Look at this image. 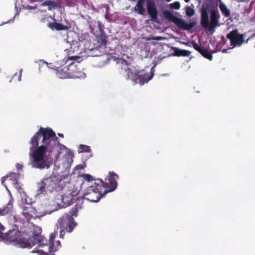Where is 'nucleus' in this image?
Wrapping results in <instances>:
<instances>
[{
    "instance_id": "obj_28",
    "label": "nucleus",
    "mask_w": 255,
    "mask_h": 255,
    "mask_svg": "<svg viewBox=\"0 0 255 255\" xmlns=\"http://www.w3.org/2000/svg\"><path fill=\"white\" fill-rule=\"evenodd\" d=\"M191 44H192L193 47L199 53L204 47L201 45H199L195 41H192L191 42Z\"/></svg>"
},
{
    "instance_id": "obj_15",
    "label": "nucleus",
    "mask_w": 255,
    "mask_h": 255,
    "mask_svg": "<svg viewBox=\"0 0 255 255\" xmlns=\"http://www.w3.org/2000/svg\"><path fill=\"white\" fill-rule=\"evenodd\" d=\"M47 26L52 30H68L70 26L64 25L62 23H58L56 21L53 22H49Z\"/></svg>"
},
{
    "instance_id": "obj_29",
    "label": "nucleus",
    "mask_w": 255,
    "mask_h": 255,
    "mask_svg": "<svg viewBox=\"0 0 255 255\" xmlns=\"http://www.w3.org/2000/svg\"><path fill=\"white\" fill-rule=\"evenodd\" d=\"M170 6L173 9H179L180 7V3L178 1H175L170 4Z\"/></svg>"
},
{
    "instance_id": "obj_22",
    "label": "nucleus",
    "mask_w": 255,
    "mask_h": 255,
    "mask_svg": "<svg viewBox=\"0 0 255 255\" xmlns=\"http://www.w3.org/2000/svg\"><path fill=\"white\" fill-rule=\"evenodd\" d=\"M7 177L9 178V180L12 182V184H14L16 182H18V180L20 177V174L10 172L8 175H7Z\"/></svg>"
},
{
    "instance_id": "obj_44",
    "label": "nucleus",
    "mask_w": 255,
    "mask_h": 255,
    "mask_svg": "<svg viewBox=\"0 0 255 255\" xmlns=\"http://www.w3.org/2000/svg\"><path fill=\"white\" fill-rule=\"evenodd\" d=\"M46 255H48V254H46ZM54 255V254H50V255Z\"/></svg>"
},
{
    "instance_id": "obj_17",
    "label": "nucleus",
    "mask_w": 255,
    "mask_h": 255,
    "mask_svg": "<svg viewBox=\"0 0 255 255\" xmlns=\"http://www.w3.org/2000/svg\"><path fill=\"white\" fill-rule=\"evenodd\" d=\"M57 232H54L51 233L49 236V252L50 253H54L57 251L56 247H54V239L56 236Z\"/></svg>"
},
{
    "instance_id": "obj_38",
    "label": "nucleus",
    "mask_w": 255,
    "mask_h": 255,
    "mask_svg": "<svg viewBox=\"0 0 255 255\" xmlns=\"http://www.w3.org/2000/svg\"><path fill=\"white\" fill-rule=\"evenodd\" d=\"M162 38L160 36H157V37H154L152 38V39H154V40H161Z\"/></svg>"
},
{
    "instance_id": "obj_12",
    "label": "nucleus",
    "mask_w": 255,
    "mask_h": 255,
    "mask_svg": "<svg viewBox=\"0 0 255 255\" xmlns=\"http://www.w3.org/2000/svg\"><path fill=\"white\" fill-rule=\"evenodd\" d=\"M23 215L27 220L32 218L36 219L39 216L36 210L30 204L24 206Z\"/></svg>"
},
{
    "instance_id": "obj_34",
    "label": "nucleus",
    "mask_w": 255,
    "mask_h": 255,
    "mask_svg": "<svg viewBox=\"0 0 255 255\" xmlns=\"http://www.w3.org/2000/svg\"><path fill=\"white\" fill-rule=\"evenodd\" d=\"M4 227L0 223V239L2 237V231L4 230Z\"/></svg>"
},
{
    "instance_id": "obj_8",
    "label": "nucleus",
    "mask_w": 255,
    "mask_h": 255,
    "mask_svg": "<svg viewBox=\"0 0 255 255\" xmlns=\"http://www.w3.org/2000/svg\"><path fill=\"white\" fill-rule=\"evenodd\" d=\"M163 14L166 18L174 22L177 26L181 29L190 30L196 24L195 21L187 23L185 22L183 19L173 15V14L169 10L164 11Z\"/></svg>"
},
{
    "instance_id": "obj_37",
    "label": "nucleus",
    "mask_w": 255,
    "mask_h": 255,
    "mask_svg": "<svg viewBox=\"0 0 255 255\" xmlns=\"http://www.w3.org/2000/svg\"><path fill=\"white\" fill-rule=\"evenodd\" d=\"M8 178L7 175L5 176H3L1 178V183L2 184L4 185V181L6 180V179Z\"/></svg>"
},
{
    "instance_id": "obj_33",
    "label": "nucleus",
    "mask_w": 255,
    "mask_h": 255,
    "mask_svg": "<svg viewBox=\"0 0 255 255\" xmlns=\"http://www.w3.org/2000/svg\"><path fill=\"white\" fill-rule=\"evenodd\" d=\"M21 72H22V71L21 70H20L19 73H15L14 75H13V77H15L16 76L18 77V80L19 81H21Z\"/></svg>"
},
{
    "instance_id": "obj_10",
    "label": "nucleus",
    "mask_w": 255,
    "mask_h": 255,
    "mask_svg": "<svg viewBox=\"0 0 255 255\" xmlns=\"http://www.w3.org/2000/svg\"><path fill=\"white\" fill-rule=\"evenodd\" d=\"M79 199L78 193L76 190H68L61 196V200L63 207H67L76 202Z\"/></svg>"
},
{
    "instance_id": "obj_43",
    "label": "nucleus",
    "mask_w": 255,
    "mask_h": 255,
    "mask_svg": "<svg viewBox=\"0 0 255 255\" xmlns=\"http://www.w3.org/2000/svg\"><path fill=\"white\" fill-rule=\"evenodd\" d=\"M186 2H188L190 0H184Z\"/></svg>"
},
{
    "instance_id": "obj_32",
    "label": "nucleus",
    "mask_w": 255,
    "mask_h": 255,
    "mask_svg": "<svg viewBox=\"0 0 255 255\" xmlns=\"http://www.w3.org/2000/svg\"><path fill=\"white\" fill-rule=\"evenodd\" d=\"M100 40L101 43L106 45L107 42V36L105 34H102L101 35Z\"/></svg>"
},
{
    "instance_id": "obj_42",
    "label": "nucleus",
    "mask_w": 255,
    "mask_h": 255,
    "mask_svg": "<svg viewBox=\"0 0 255 255\" xmlns=\"http://www.w3.org/2000/svg\"><path fill=\"white\" fill-rule=\"evenodd\" d=\"M184 44H185V45H188V46H191V45H189L188 43H185Z\"/></svg>"
},
{
    "instance_id": "obj_45",
    "label": "nucleus",
    "mask_w": 255,
    "mask_h": 255,
    "mask_svg": "<svg viewBox=\"0 0 255 255\" xmlns=\"http://www.w3.org/2000/svg\"><path fill=\"white\" fill-rule=\"evenodd\" d=\"M171 0H166L167 1H170Z\"/></svg>"
},
{
    "instance_id": "obj_1",
    "label": "nucleus",
    "mask_w": 255,
    "mask_h": 255,
    "mask_svg": "<svg viewBox=\"0 0 255 255\" xmlns=\"http://www.w3.org/2000/svg\"><path fill=\"white\" fill-rule=\"evenodd\" d=\"M29 147V164L32 167L42 169L48 168L49 163L46 152L49 154L57 148L58 145L66 148L60 144L55 132L50 128L40 127L31 137Z\"/></svg>"
},
{
    "instance_id": "obj_41",
    "label": "nucleus",
    "mask_w": 255,
    "mask_h": 255,
    "mask_svg": "<svg viewBox=\"0 0 255 255\" xmlns=\"http://www.w3.org/2000/svg\"><path fill=\"white\" fill-rule=\"evenodd\" d=\"M58 135L59 136L61 137H64V135H63V133H58Z\"/></svg>"
},
{
    "instance_id": "obj_18",
    "label": "nucleus",
    "mask_w": 255,
    "mask_h": 255,
    "mask_svg": "<svg viewBox=\"0 0 255 255\" xmlns=\"http://www.w3.org/2000/svg\"><path fill=\"white\" fill-rule=\"evenodd\" d=\"M172 49H173L174 53L173 54L174 56H189L191 52L187 50H182L179 48L177 47H172Z\"/></svg>"
},
{
    "instance_id": "obj_25",
    "label": "nucleus",
    "mask_w": 255,
    "mask_h": 255,
    "mask_svg": "<svg viewBox=\"0 0 255 255\" xmlns=\"http://www.w3.org/2000/svg\"><path fill=\"white\" fill-rule=\"evenodd\" d=\"M143 3L137 2L135 6V10L137 11L139 14L142 15L144 14L145 9L143 7Z\"/></svg>"
},
{
    "instance_id": "obj_9",
    "label": "nucleus",
    "mask_w": 255,
    "mask_h": 255,
    "mask_svg": "<svg viewBox=\"0 0 255 255\" xmlns=\"http://www.w3.org/2000/svg\"><path fill=\"white\" fill-rule=\"evenodd\" d=\"M119 176L114 171L109 172V176L106 179V182L103 181L104 194L112 192L116 189L118 184L117 180Z\"/></svg>"
},
{
    "instance_id": "obj_16",
    "label": "nucleus",
    "mask_w": 255,
    "mask_h": 255,
    "mask_svg": "<svg viewBox=\"0 0 255 255\" xmlns=\"http://www.w3.org/2000/svg\"><path fill=\"white\" fill-rule=\"evenodd\" d=\"M118 63H120L122 65V68L124 69L126 71H128L127 76L128 79H129L132 76L133 77V73L131 71L130 69L128 68V63L127 61L124 59L119 60Z\"/></svg>"
},
{
    "instance_id": "obj_19",
    "label": "nucleus",
    "mask_w": 255,
    "mask_h": 255,
    "mask_svg": "<svg viewBox=\"0 0 255 255\" xmlns=\"http://www.w3.org/2000/svg\"><path fill=\"white\" fill-rule=\"evenodd\" d=\"M41 6H48V10H51L52 9H55L59 6L58 4L55 1L52 0H47L41 4Z\"/></svg>"
},
{
    "instance_id": "obj_21",
    "label": "nucleus",
    "mask_w": 255,
    "mask_h": 255,
    "mask_svg": "<svg viewBox=\"0 0 255 255\" xmlns=\"http://www.w3.org/2000/svg\"><path fill=\"white\" fill-rule=\"evenodd\" d=\"M219 8L225 17H228L230 16V11L225 4L220 3L219 4Z\"/></svg>"
},
{
    "instance_id": "obj_20",
    "label": "nucleus",
    "mask_w": 255,
    "mask_h": 255,
    "mask_svg": "<svg viewBox=\"0 0 255 255\" xmlns=\"http://www.w3.org/2000/svg\"><path fill=\"white\" fill-rule=\"evenodd\" d=\"M12 209V204L10 201L5 206L0 208V215L4 216L8 214Z\"/></svg>"
},
{
    "instance_id": "obj_46",
    "label": "nucleus",
    "mask_w": 255,
    "mask_h": 255,
    "mask_svg": "<svg viewBox=\"0 0 255 255\" xmlns=\"http://www.w3.org/2000/svg\"><path fill=\"white\" fill-rule=\"evenodd\" d=\"M33 253H35L36 252L35 251H32Z\"/></svg>"
},
{
    "instance_id": "obj_7",
    "label": "nucleus",
    "mask_w": 255,
    "mask_h": 255,
    "mask_svg": "<svg viewBox=\"0 0 255 255\" xmlns=\"http://www.w3.org/2000/svg\"><path fill=\"white\" fill-rule=\"evenodd\" d=\"M80 71L74 62H72L67 65H63L57 67L56 74L61 79L77 78H78Z\"/></svg>"
},
{
    "instance_id": "obj_5",
    "label": "nucleus",
    "mask_w": 255,
    "mask_h": 255,
    "mask_svg": "<svg viewBox=\"0 0 255 255\" xmlns=\"http://www.w3.org/2000/svg\"><path fill=\"white\" fill-rule=\"evenodd\" d=\"M210 11L208 5H203L201 9V24L205 28H207L209 31L213 30L214 28L220 26L219 19L220 15L217 10L213 9L210 12V22L209 20V12Z\"/></svg>"
},
{
    "instance_id": "obj_39",
    "label": "nucleus",
    "mask_w": 255,
    "mask_h": 255,
    "mask_svg": "<svg viewBox=\"0 0 255 255\" xmlns=\"http://www.w3.org/2000/svg\"><path fill=\"white\" fill-rule=\"evenodd\" d=\"M77 58H79V57H75V56H71L70 57V59H71V60H73V59H75Z\"/></svg>"
},
{
    "instance_id": "obj_23",
    "label": "nucleus",
    "mask_w": 255,
    "mask_h": 255,
    "mask_svg": "<svg viewBox=\"0 0 255 255\" xmlns=\"http://www.w3.org/2000/svg\"><path fill=\"white\" fill-rule=\"evenodd\" d=\"M200 53L205 58L211 60L213 58L212 53L208 51V50L204 47L200 51Z\"/></svg>"
},
{
    "instance_id": "obj_27",
    "label": "nucleus",
    "mask_w": 255,
    "mask_h": 255,
    "mask_svg": "<svg viewBox=\"0 0 255 255\" xmlns=\"http://www.w3.org/2000/svg\"><path fill=\"white\" fill-rule=\"evenodd\" d=\"M186 14L188 17H192L195 14V10L190 6L186 7Z\"/></svg>"
},
{
    "instance_id": "obj_6",
    "label": "nucleus",
    "mask_w": 255,
    "mask_h": 255,
    "mask_svg": "<svg viewBox=\"0 0 255 255\" xmlns=\"http://www.w3.org/2000/svg\"><path fill=\"white\" fill-rule=\"evenodd\" d=\"M103 181L98 179L85 190L84 198L91 202H97L106 194H104Z\"/></svg>"
},
{
    "instance_id": "obj_36",
    "label": "nucleus",
    "mask_w": 255,
    "mask_h": 255,
    "mask_svg": "<svg viewBox=\"0 0 255 255\" xmlns=\"http://www.w3.org/2000/svg\"><path fill=\"white\" fill-rule=\"evenodd\" d=\"M16 168L18 170H22L23 168V165L22 164H20L19 163H17L16 165Z\"/></svg>"
},
{
    "instance_id": "obj_4",
    "label": "nucleus",
    "mask_w": 255,
    "mask_h": 255,
    "mask_svg": "<svg viewBox=\"0 0 255 255\" xmlns=\"http://www.w3.org/2000/svg\"><path fill=\"white\" fill-rule=\"evenodd\" d=\"M81 206L76 204L67 213H65L58 221V227L60 229L59 237L63 239L65 232L71 233L74 228L77 225L73 218V216H77L78 209Z\"/></svg>"
},
{
    "instance_id": "obj_3",
    "label": "nucleus",
    "mask_w": 255,
    "mask_h": 255,
    "mask_svg": "<svg viewBox=\"0 0 255 255\" xmlns=\"http://www.w3.org/2000/svg\"><path fill=\"white\" fill-rule=\"evenodd\" d=\"M66 178L67 176L65 175L52 174L37 183V190L39 193L47 191L50 192L60 191L66 186Z\"/></svg>"
},
{
    "instance_id": "obj_14",
    "label": "nucleus",
    "mask_w": 255,
    "mask_h": 255,
    "mask_svg": "<svg viewBox=\"0 0 255 255\" xmlns=\"http://www.w3.org/2000/svg\"><path fill=\"white\" fill-rule=\"evenodd\" d=\"M146 8L151 20L154 22L156 21L158 13L154 1L151 0H148L146 3Z\"/></svg>"
},
{
    "instance_id": "obj_11",
    "label": "nucleus",
    "mask_w": 255,
    "mask_h": 255,
    "mask_svg": "<svg viewBox=\"0 0 255 255\" xmlns=\"http://www.w3.org/2000/svg\"><path fill=\"white\" fill-rule=\"evenodd\" d=\"M227 38L230 40L231 45L234 47L240 46L244 42V35L239 34L237 29L231 31L227 35Z\"/></svg>"
},
{
    "instance_id": "obj_35",
    "label": "nucleus",
    "mask_w": 255,
    "mask_h": 255,
    "mask_svg": "<svg viewBox=\"0 0 255 255\" xmlns=\"http://www.w3.org/2000/svg\"><path fill=\"white\" fill-rule=\"evenodd\" d=\"M59 247H61V243L59 241H57L55 244L54 243V247H56V249L58 250Z\"/></svg>"
},
{
    "instance_id": "obj_2",
    "label": "nucleus",
    "mask_w": 255,
    "mask_h": 255,
    "mask_svg": "<svg viewBox=\"0 0 255 255\" xmlns=\"http://www.w3.org/2000/svg\"><path fill=\"white\" fill-rule=\"evenodd\" d=\"M40 229H35L32 232V236L29 237L27 234L18 231L17 230H10L7 233L2 234L0 241H8L13 243L22 248H31L36 244L41 246L47 244V241L41 236Z\"/></svg>"
},
{
    "instance_id": "obj_26",
    "label": "nucleus",
    "mask_w": 255,
    "mask_h": 255,
    "mask_svg": "<svg viewBox=\"0 0 255 255\" xmlns=\"http://www.w3.org/2000/svg\"><path fill=\"white\" fill-rule=\"evenodd\" d=\"M91 151L90 146L81 144L79 147V152H90Z\"/></svg>"
},
{
    "instance_id": "obj_31",
    "label": "nucleus",
    "mask_w": 255,
    "mask_h": 255,
    "mask_svg": "<svg viewBox=\"0 0 255 255\" xmlns=\"http://www.w3.org/2000/svg\"><path fill=\"white\" fill-rule=\"evenodd\" d=\"M83 177L84 179L87 181H93L94 180V177L91 176L90 174H85L83 175Z\"/></svg>"
},
{
    "instance_id": "obj_13",
    "label": "nucleus",
    "mask_w": 255,
    "mask_h": 255,
    "mask_svg": "<svg viewBox=\"0 0 255 255\" xmlns=\"http://www.w3.org/2000/svg\"><path fill=\"white\" fill-rule=\"evenodd\" d=\"M153 75V74L152 73H146L144 74L135 73L132 79L135 83H139L140 85H142L145 83H147L150 80H151Z\"/></svg>"
},
{
    "instance_id": "obj_24",
    "label": "nucleus",
    "mask_w": 255,
    "mask_h": 255,
    "mask_svg": "<svg viewBox=\"0 0 255 255\" xmlns=\"http://www.w3.org/2000/svg\"><path fill=\"white\" fill-rule=\"evenodd\" d=\"M20 195L23 203H24L26 204H30L32 202L31 199L27 196L24 191L21 193Z\"/></svg>"
},
{
    "instance_id": "obj_40",
    "label": "nucleus",
    "mask_w": 255,
    "mask_h": 255,
    "mask_svg": "<svg viewBox=\"0 0 255 255\" xmlns=\"http://www.w3.org/2000/svg\"><path fill=\"white\" fill-rule=\"evenodd\" d=\"M144 0H138L137 2L144 3Z\"/></svg>"
},
{
    "instance_id": "obj_30",
    "label": "nucleus",
    "mask_w": 255,
    "mask_h": 255,
    "mask_svg": "<svg viewBox=\"0 0 255 255\" xmlns=\"http://www.w3.org/2000/svg\"><path fill=\"white\" fill-rule=\"evenodd\" d=\"M13 186L18 191L19 194L24 191L23 188L18 184V182L14 183Z\"/></svg>"
}]
</instances>
